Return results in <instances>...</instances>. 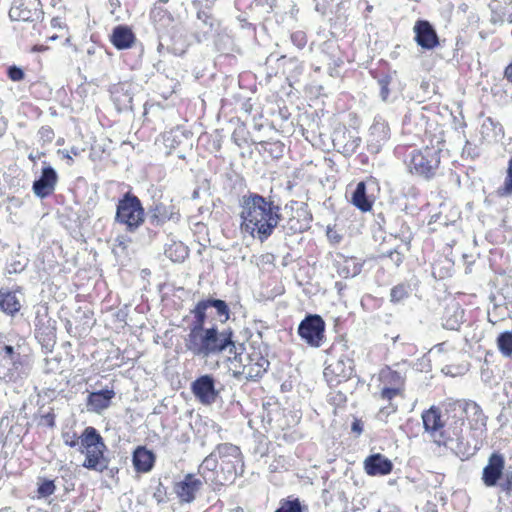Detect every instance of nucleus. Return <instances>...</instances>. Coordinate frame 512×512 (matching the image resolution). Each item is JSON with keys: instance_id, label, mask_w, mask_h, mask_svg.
<instances>
[{"instance_id": "f257e3e1", "label": "nucleus", "mask_w": 512, "mask_h": 512, "mask_svg": "<svg viewBox=\"0 0 512 512\" xmlns=\"http://www.w3.org/2000/svg\"><path fill=\"white\" fill-rule=\"evenodd\" d=\"M214 308L221 323L230 318V308L226 301L213 297L201 299L190 311L193 321L189 325V333L184 338L186 351L194 357L209 358L221 355L228 351L233 357L232 362L242 363V355L245 351L244 343L234 339V332L231 328L219 330L216 325L206 327L207 310Z\"/></svg>"}, {"instance_id": "f03ea898", "label": "nucleus", "mask_w": 512, "mask_h": 512, "mask_svg": "<svg viewBox=\"0 0 512 512\" xmlns=\"http://www.w3.org/2000/svg\"><path fill=\"white\" fill-rule=\"evenodd\" d=\"M240 206L242 227L261 243L272 236L283 220L281 205L273 195L248 192L242 196Z\"/></svg>"}, {"instance_id": "7ed1b4c3", "label": "nucleus", "mask_w": 512, "mask_h": 512, "mask_svg": "<svg viewBox=\"0 0 512 512\" xmlns=\"http://www.w3.org/2000/svg\"><path fill=\"white\" fill-rule=\"evenodd\" d=\"M464 427V410L454 404L446 410L439 438L434 440L437 445H444L451 450L461 461L470 459L479 450L477 443L472 444L464 435Z\"/></svg>"}, {"instance_id": "20e7f679", "label": "nucleus", "mask_w": 512, "mask_h": 512, "mask_svg": "<svg viewBox=\"0 0 512 512\" xmlns=\"http://www.w3.org/2000/svg\"><path fill=\"white\" fill-rule=\"evenodd\" d=\"M32 358L24 343L0 344V380L17 383L32 370Z\"/></svg>"}, {"instance_id": "39448f33", "label": "nucleus", "mask_w": 512, "mask_h": 512, "mask_svg": "<svg viewBox=\"0 0 512 512\" xmlns=\"http://www.w3.org/2000/svg\"><path fill=\"white\" fill-rule=\"evenodd\" d=\"M80 440V452L85 454L82 466L97 472L108 469L110 460L104 454L107 446L98 430L92 426L86 427L80 435Z\"/></svg>"}, {"instance_id": "423d86ee", "label": "nucleus", "mask_w": 512, "mask_h": 512, "mask_svg": "<svg viewBox=\"0 0 512 512\" xmlns=\"http://www.w3.org/2000/svg\"><path fill=\"white\" fill-rule=\"evenodd\" d=\"M481 481L485 487H498L507 497L512 495V466L500 451H493L482 469Z\"/></svg>"}, {"instance_id": "0eeeda50", "label": "nucleus", "mask_w": 512, "mask_h": 512, "mask_svg": "<svg viewBox=\"0 0 512 512\" xmlns=\"http://www.w3.org/2000/svg\"><path fill=\"white\" fill-rule=\"evenodd\" d=\"M146 209L140 198L131 191L125 192L116 203L114 222L128 233H135L144 224Z\"/></svg>"}, {"instance_id": "6e6552de", "label": "nucleus", "mask_w": 512, "mask_h": 512, "mask_svg": "<svg viewBox=\"0 0 512 512\" xmlns=\"http://www.w3.org/2000/svg\"><path fill=\"white\" fill-rule=\"evenodd\" d=\"M219 466L218 476L223 483H233L244 472L243 456L240 448L231 443L218 445Z\"/></svg>"}, {"instance_id": "1a4fd4ad", "label": "nucleus", "mask_w": 512, "mask_h": 512, "mask_svg": "<svg viewBox=\"0 0 512 512\" xmlns=\"http://www.w3.org/2000/svg\"><path fill=\"white\" fill-rule=\"evenodd\" d=\"M440 154V149L428 146L418 151H413L409 164L411 173L425 180L434 178L439 169Z\"/></svg>"}, {"instance_id": "9d476101", "label": "nucleus", "mask_w": 512, "mask_h": 512, "mask_svg": "<svg viewBox=\"0 0 512 512\" xmlns=\"http://www.w3.org/2000/svg\"><path fill=\"white\" fill-rule=\"evenodd\" d=\"M190 390L200 404L211 406L221 400L224 385L212 374H203L191 382Z\"/></svg>"}, {"instance_id": "9b49d317", "label": "nucleus", "mask_w": 512, "mask_h": 512, "mask_svg": "<svg viewBox=\"0 0 512 512\" xmlns=\"http://www.w3.org/2000/svg\"><path fill=\"white\" fill-rule=\"evenodd\" d=\"M372 78L375 80L378 95L385 103H392L399 98L402 88L398 73L395 70H370Z\"/></svg>"}, {"instance_id": "f8f14e48", "label": "nucleus", "mask_w": 512, "mask_h": 512, "mask_svg": "<svg viewBox=\"0 0 512 512\" xmlns=\"http://www.w3.org/2000/svg\"><path fill=\"white\" fill-rule=\"evenodd\" d=\"M326 324L318 314H307L299 323L297 333L310 347L319 348L325 340Z\"/></svg>"}, {"instance_id": "ddd939ff", "label": "nucleus", "mask_w": 512, "mask_h": 512, "mask_svg": "<svg viewBox=\"0 0 512 512\" xmlns=\"http://www.w3.org/2000/svg\"><path fill=\"white\" fill-rule=\"evenodd\" d=\"M34 326L35 338L43 351L46 354L51 353L56 344V321L49 316L47 308L36 312Z\"/></svg>"}, {"instance_id": "4468645a", "label": "nucleus", "mask_w": 512, "mask_h": 512, "mask_svg": "<svg viewBox=\"0 0 512 512\" xmlns=\"http://www.w3.org/2000/svg\"><path fill=\"white\" fill-rule=\"evenodd\" d=\"M354 373V360L347 356H341L331 361L323 371L324 378L330 388L339 387L341 382L350 379L351 376H354Z\"/></svg>"}, {"instance_id": "2eb2a0df", "label": "nucleus", "mask_w": 512, "mask_h": 512, "mask_svg": "<svg viewBox=\"0 0 512 512\" xmlns=\"http://www.w3.org/2000/svg\"><path fill=\"white\" fill-rule=\"evenodd\" d=\"M146 218H148L150 225L161 227L168 221H178L180 213L171 202L166 203L154 199L146 209Z\"/></svg>"}, {"instance_id": "dca6fc26", "label": "nucleus", "mask_w": 512, "mask_h": 512, "mask_svg": "<svg viewBox=\"0 0 512 512\" xmlns=\"http://www.w3.org/2000/svg\"><path fill=\"white\" fill-rule=\"evenodd\" d=\"M414 41L423 50L431 51L440 45L435 27L425 19H418L413 26Z\"/></svg>"}, {"instance_id": "f3484780", "label": "nucleus", "mask_w": 512, "mask_h": 512, "mask_svg": "<svg viewBox=\"0 0 512 512\" xmlns=\"http://www.w3.org/2000/svg\"><path fill=\"white\" fill-rule=\"evenodd\" d=\"M58 182L56 170L47 162H43L40 176L33 181L32 191L40 199L52 195Z\"/></svg>"}, {"instance_id": "a211bd4d", "label": "nucleus", "mask_w": 512, "mask_h": 512, "mask_svg": "<svg viewBox=\"0 0 512 512\" xmlns=\"http://www.w3.org/2000/svg\"><path fill=\"white\" fill-rule=\"evenodd\" d=\"M40 2L13 0L9 17L12 21L34 22L40 19L43 12L38 8Z\"/></svg>"}, {"instance_id": "6ab92c4d", "label": "nucleus", "mask_w": 512, "mask_h": 512, "mask_svg": "<svg viewBox=\"0 0 512 512\" xmlns=\"http://www.w3.org/2000/svg\"><path fill=\"white\" fill-rule=\"evenodd\" d=\"M389 138L390 128L388 123L381 118H375L369 129L367 150L372 154L379 153Z\"/></svg>"}, {"instance_id": "aec40b11", "label": "nucleus", "mask_w": 512, "mask_h": 512, "mask_svg": "<svg viewBox=\"0 0 512 512\" xmlns=\"http://www.w3.org/2000/svg\"><path fill=\"white\" fill-rule=\"evenodd\" d=\"M202 486L203 482L201 479L197 478L194 474L188 473L181 481L175 483L174 492L181 504L192 503Z\"/></svg>"}, {"instance_id": "412c9836", "label": "nucleus", "mask_w": 512, "mask_h": 512, "mask_svg": "<svg viewBox=\"0 0 512 512\" xmlns=\"http://www.w3.org/2000/svg\"><path fill=\"white\" fill-rule=\"evenodd\" d=\"M194 26V38L198 43H201L210 39L217 32L219 22L211 13L199 9Z\"/></svg>"}, {"instance_id": "4be33fe9", "label": "nucleus", "mask_w": 512, "mask_h": 512, "mask_svg": "<svg viewBox=\"0 0 512 512\" xmlns=\"http://www.w3.org/2000/svg\"><path fill=\"white\" fill-rule=\"evenodd\" d=\"M247 358L249 363L247 365H243L242 372L234 371V377L238 378L239 375L245 374V377L248 380H257L261 378L270 366L269 360L263 356L260 351L250 353Z\"/></svg>"}, {"instance_id": "5701e85b", "label": "nucleus", "mask_w": 512, "mask_h": 512, "mask_svg": "<svg viewBox=\"0 0 512 512\" xmlns=\"http://www.w3.org/2000/svg\"><path fill=\"white\" fill-rule=\"evenodd\" d=\"M333 145L345 157L352 156L361 144V138L345 127L333 133Z\"/></svg>"}, {"instance_id": "b1692460", "label": "nucleus", "mask_w": 512, "mask_h": 512, "mask_svg": "<svg viewBox=\"0 0 512 512\" xmlns=\"http://www.w3.org/2000/svg\"><path fill=\"white\" fill-rule=\"evenodd\" d=\"M384 232L402 241H410L412 232L404 216L395 211L387 212V220L384 221Z\"/></svg>"}, {"instance_id": "393cba45", "label": "nucleus", "mask_w": 512, "mask_h": 512, "mask_svg": "<svg viewBox=\"0 0 512 512\" xmlns=\"http://www.w3.org/2000/svg\"><path fill=\"white\" fill-rule=\"evenodd\" d=\"M459 407L464 410L465 419L469 418L470 429L481 432L486 430L487 416L478 403L472 400L458 403Z\"/></svg>"}, {"instance_id": "a878e982", "label": "nucleus", "mask_w": 512, "mask_h": 512, "mask_svg": "<svg viewBox=\"0 0 512 512\" xmlns=\"http://www.w3.org/2000/svg\"><path fill=\"white\" fill-rule=\"evenodd\" d=\"M164 37H167V52L175 55L182 56L186 53L189 42L187 39V35L182 27L172 26L166 34H163Z\"/></svg>"}, {"instance_id": "bb28decb", "label": "nucleus", "mask_w": 512, "mask_h": 512, "mask_svg": "<svg viewBox=\"0 0 512 512\" xmlns=\"http://www.w3.org/2000/svg\"><path fill=\"white\" fill-rule=\"evenodd\" d=\"M392 461L381 453H374L364 460V470L369 476H385L393 470Z\"/></svg>"}, {"instance_id": "cd10ccee", "label": "nucleus", "mask_w": 512, "mask_h": 512, "mask_svg": "<svg viewBox=\"0 0 512 512\" xmlns=\"http://www.w3.org/2000/svg\"><path fill=\"white\" fill-rule=\"evenodd\" d=\"M156 455L146 446H137L132 453V464L137 473H148L155 466Z\"/></svg>"}, {"instance_id": "c85d7f7f", "label": "nucleus", "mask_w": 512, "mask_h": 512, "mask_svg": "<svg viewBox=\"0 0 512 512\" xmlns=\"http://www.w3.org/2000/svg\"><path fill=\"white\" fill-rule=\"evenodd\" d=\"M111 44L117 50L130 49L136 42V35L128 25H117L109 35Z\"/></svg>"}, {"instance_id": "c756f323", "label": "nucleus", "mask_w": 512, "mask_h": 512, "mask_svg": "<svg viewBox=\"0 0 512 512\" xmlns=\"http://www.w3.org/2000/svg\"><path fill=\"white\" fill-rule=\"evenodd\" d=\"M423 426L426 432H429L435 439L439 438V432L442 430L443 419L439 408L431 406L422 413Z\"/></svg>"}, {"instance_id": "7c9ffc66", "label": "nucleus", "mask_w": 512, "mask_h": 512, "mask_svg": "<svg viewBox=\"0 0 512 512\" xmlns=\"http://www.w3.org/2000/svg\"><path fill=\"white\" fill-rule=\"evenodd\" d=\"M114 396L115 392L107 388L91 392L87 398L88 409L99 413L109 407Z\"/></svg>"}, {"instance_id": "2f4dec72", "label": "nucleus", "mask_w": 512, "mask_h": 512, "mask_svg": "<svg viewBox=\"0 0 512 512\" xmlns=\"http://www.w3.org/2000/svg\"><path fill=\"white\" fill-rule=\"evenodd\" d=\"M351 203L362 212H368L372 209L374 200L367 192V183L360 181L357 183L350 198Z\"/></svg>"}, {"instance_id": "473e14b6", "label": "nucleus", "mask_w": 512, "mask_h": 512, "mask_svg": "<svg viewBox=\"0 0 512 512\" xmlns=\"http://www.w3.org/2000/svg\"><path fill=\"white\" fill-rule=\"evenodd\" d=\"M491 10V18L490 21L493 24H504L509 23L512 24V0L509 2L501 3L499 1H494L489 5Z\"/></svg>"}, {"instance_id": "72a5a7b5", "label": "nucleus", "mask_w": 512, "mask_h": 512, "mask_svg": "<svg viewBox=\"0 0 512 512\" xmlns=\"http://www.w3.org/2000/svg\"><path fill=\"white\" fill-rule=\"evenodd\" d=\"M465 311L458 304L448 307L443 316L442 326L444 329L458 331L463 324Z\"/></svg>"}, {"instance_id": "f704fd0d", "label": "nucleus", "mask_w": 512, "mask_h": 512, "mask_svg": "<svg viewBox=\"0 0 512 512\" xmlns=\"http://www.w3.org/2000/svg\"><path fill=\"white\" fill-rule=\"evenodd\" d=\"M308 217L305 219L306 222L301 221L298 217H290L285 223L278 226V232L282 233L283 236H291L297 233H302L309 228V222L312 220V215L307 213Z\"/></svg>"}, {"instance_id": "c9c22d12", "label": "nucleus", "mask_w": 512, "mask_h": 512, "mask_svg": "<svg viewBox=\"0 0 512 512\" xmlns=\"http://www.w3.org/2000/svg\"><path fill=\"white\" fill-rule=\"evenodd\" d=\"M164 254L172 262L181 263L188 257L189 249L182 242L172 241L170 244H165Z\"/></svg>"}, {"instance_id": "e433bc0d", "label": "nucleus", "mask_w": 512, "mask_h": 512, "mask_svg": "<svg viewBox=\"0 0 512 512\" xmlns=\"http://www.w3.org/2000/svg\"><path fill=\"white\" fill-rule=\"evenodd\" d=\"M20 308V302L14 292L0 290V310L13 316Z\"/></svg>"}, {"instance_id": "4c0bfd02", "label": "nucleus", "mask_w": 512, "mask_h": 512, "mask_svg": "<svg viewBox=\"0 0 512 512\" xmlns=\"http://www.w3.org/2000/svg\"><path fill=\"white\" fill-rule=\"evenodd\" d=\"M113 100L119 110L132 109L133 95L125 88L124 85H119L112 92Z\"/></svg>"}, {"instance_id": "58836bf2", "label": "nucleus", "mask_w": 512, "mask_h": 512, "mask_svg": "<svg viewBox=\"0 0 512 512\" xmlns=\"http://www.w3.org/2000/svg\"><path fill=\"white\" fill-rule=\"evenodd\" d=\"M274 512H308V506L298 497L288 496L279 501V506Z\"/></svg>"}, {"instance_id": "ea45409f", "label": "nucleus", "mask_w": 512, "mask_h": 512, "mask_svg": "<svg viewBox=\"0 0 512 512\" xmlns=\"http://www.w3.org/2000/svg\"><path fill=\"white\" fill-rule=\"evenodd\" d=\"M362 266L355 258H349L338 268V274L343 278H353L361 273Z\"/></svg>"}, {"instance_id": "a19ab883", "label": "nucleus", "mask_w": 512, "mask_h": 512, "mask_svg": "<svg viewBox=\"0 0 512 512\" xmlns=\"http://www.w3.org/2000/svg\"><path fill=\"white\" fill-rule=\"evenodd\" d=\"M496 195L500 198L512 197V157L509 159L506 170V177L501 186L496 190Z\"/></svg>"}, {"instance_id": "79ce46f5", "label": "nucleus", "mask_w": 512, "mask_h": 512, "mask_svg": "<svg viewBox=\"0 0 512 512\" xmlns=\"http://www.w3.org/2000/svg\"><path fill=\"white\" fill-rule=\"evenodd\" d=\"M411 286L408 283H399L390 290V301L394 304L400 303L409 297Z\"/></svg>"}, {"instance_id": "37998d69", "label": "nucleus", "mask_w": 512, "mask_h": 512, "mask_svg": "<svg viewBox=\"0 0 512 512\" xmlns=\"http://www.w3.org/2000/svg\"><path fill=\"white\" fill-rule=\"evenodd\" d=\"M497 346L499 351L505 357L512 356V331H505L497 337Z\"/></svg>"}, {"instance_id": "c03bdc74", "label": "nucleus", "mask_w": 512, "mask_h": 512, "mask_svg": "<svg viewBox=\"0 0 512 512\" xmlns=\"http://www.w3.org/2000/svg\"><path fill=\"white\" fill-rule=\"evenodd\" d=\"M481 133L484 138L492 137L496 139L502 134V126L492 118H487L481 126Z\"/></svg>"}, {"instance_id": "a18cd8bd", "label": "nucleus", "mask_w": 512, "mask_h": 512, "mask_svg": "<svg viewBox=\"0 0 512 512\" xmlns=\"http://www.w3.org/2000/svg\"><path fill=\"white\" fill-rule=\"evenodd\" d=\"M152 481L156 483L155 487L153 488V499L156 501L158 505L166 504L169 501L167 487L164 486L160 479H152Z\"/></svg>"}, {"instance_id": "49530a36", "label": "nucleus", "mask_w": 512, "mask_h": 512, "mask_svg": "<svg viewBox=\"0 0 512 512\" xmlns=\"http://www.w3.org/2000/svg\"><path fill=\"white\" fill-rule=\"evenodd\" d=\"M327 401L336 407H340L345 405L347 402V395L343 391V389H340L339 387H333L331 388V391L327 395Z\"/></svg>"}, {"instance_id": "de8ad7c7", "label": "nucleus", "mask_w": 512, "mask_h": 512, "mask_svg": "<svg viewBox=\"0 0 512 512\" xmlns=\"http://www.w3.org/2000/svg\"><path fill=\"white\" fill-rule=\"evenodd\" d=\"M56 490V485L54 480L50 479H40L37 487V493L39 498H47L51 496Z\"/></svg>"}, {"instance_id": "09e8293b", "label": "nucleus", "mask_w": 512, "mask_h": 512, "mask_svg": "<svg viewBox=\"0 0 512 512\" xmlns=\"http://www.w3.org/2000/svg\"><path fill=\"white\" fill-rule=\"evenodd\" d=\"M219 465L218 446L201 463L199 469L213 472Z\"/></svg>"}, {"instance_id": "8fccbe9b", "label": "nucleus", "mask_w": 512, "mask_h": 512, "mask_svg": "<svg viewBox=\"0 0 512 512\" xmlns=\"http://www.w3.org/2000/svg\"><path fill=\"white\" fill-rule=\"evenodd\" d=\"M184 136L181 131H171L164 135V144L169 149L168 153H171L172 149H176L182 142L181 138Z\"/></svg>"}, {"instance_id": "3c124183", "label": "nucleus", "mask_w": 512, "mask_h": 512, "mask_svg": "<svg viewBox=\"0 0 512 512\" xmlns=\"http://www.w3.org/2000/svg\"><path fill=\"white\" fill-rule=\"evenodd\" d=\"M62 439L65 445L71 448H77L80 451V436L76 434V432H62Z\"/></svg>"}, {"instance_id": "603ef678", "label": "nucleus", "mask_w": 512, "mask_h": 512, "mask_svg": "<svg viewBox=\"0 0 512 512\" xmlns=\"http://www.w3.org/2000/svg\"><path fill=\"white\" fill-rule=\"evenodd\" d=\"M359 383H360V378L356 376V373H354V376H351L350 379H348L347 381L341 382V385L339 386V388L343 389V391L346 393V395H348V394H352L356 390Z\"/></svg>"}, {"instance_id": "864d4df0", "label": "nucleus", "mask_w": 512, "mask_h": 512, "mask_svg": "<svg viewBox=\"0 0 512 512\" xmlns=\"http://www.w3.org/2000/svg\"><path fill=\"white\" fill-rule=\"evenodd\" d=\"M7 76L11 81L19 82L24 79L25 73L21 67L11 65L7 68Z\"/></svg>"}, {"instance_id": "5fc2aeb1", "label": "nucleus", "mask_w": 512, "mask_h": 512, "mask_svg": "<svg viewBox=\"0 0 512 512\" xmlns=\"http://www.w3.org/2000/svg\"><path fill=\"white\" fill-rule=\"evenodd\" d=\"M291 41L298 49H303L307 44V36L304 31L298 30L291 34Z\"/></svg>"}, {"instance_id": "6e6d98bb", "label": "nucleus", "mask_w": 512, "mask_h": 512, "mask_svg": "<svg viewBox=\"0 0 512 512\" xmlns=\"http://www.w3.org/2000/svg\"><path fill=\"white\" fill-rule=\"evenodd\" d=\"M38 135L42 145L51 143L55 136L54 131L50 126H42L38 131Z\"/></svg>"}, {"instance_id": "4d7b16f0", "label": "nucleus", "mask_w": 512, "mask_h": 512, "mask_svg": "<svg viewBox=\"0 0 512 512\" xmlns=\"http://www.w3.org/2000/svg\"><path fill=\"white\" fill-rule=\"evenodd\" d=\"M73 319L75 320V322H78L80 320H86L83 324L89 327V320L92 319V312L89 310H82L81 308H78L75 311V314L73 315Z\"/></svg>"}, {"instance_id": "13d9d810", "label": "nucleus", "mask_w": 512, "mask_h": 512, "mask_svg": "<svg viewBox=\"0 0 512 512\" xmlns=\"http://www.w3.org/2000/svg\"><path fill=\"white\" fill-rule=\"evenodd\" d=\"M343 64V60L341 58H331V62L329 63V74L332 77H338L339 71L338 68Z\"/></svg>"}, {"instance_id": "bf43d9fd", "label": "nucleus", "mask_w": 512, "mask_h": 512, "mask_svg": "<svg viewBox=\"0 0 512 512\" xmlns=\"http://www.w3.org/2000/svg\"><path fill=\"white\" fill-rule=\"evenodd\" d=\"M27 265V259H24V261L18 260L13 261L8 266V272L9 273H20L22 272Z\"/></svg>"}, {"instance_id": "052dcab7", "label": "nucleus", "mask_w": 512, "mask_h": 512, "mask_svg": "<svg viewBox=\"0 0 512 512\" xmlns=\"http://www.w3.org/2000/svg\"><path fill=\"white\" fill-rule=\"evenodd\" d=\"M398 392L399 390L397 388L385 387L381 391V398L384 400H391L398 394Z\"/></svg>"}, {"instance_id": "680f3d73", "label": "nucleus", "mask_w": 512, "mask_h": 512, "mask_svg": "<svg viewBox=\"0 0 512 512\" xmlns=\"http://www.w3.org/2000/svg\"><path fill=\"white\" fill-rule=\"evenodd\" d=\"M388 257L396 266H399L403 262V255L399 253L397 250L389 251Z\"/></svg>"}, {"instance_id": "e2e57ef3", "label": "nucleus", "mask_w": 512, "mask_h": 512, "mask_svg": "<svg viewBox=\"0 0 512 512\" xmlns=\"http://www.w3.org/2000/svg\"><path fill=\"white\" fill-rule=\"evenodd\" d=\"M65 329L71 336H76L79 333V325L73 326V322L70 319L65 320Z\"/></svg>"}, {"instance_id": "0e129e2a", "label": "nucleus", "mask_w": 512, "mask_h": 512, "mask_svg": "<svg viewBox=\"0 0 512 512\" xmlns=\"http://www.w3.org/2000/svg\"><path fill=\"white\" fill-rule=\"evenodd\" d=\"M42 421L48 427L53 428L55 426V415L53 413H47L42 416Z\"/></svg>"}, {"instance_id": "69168bd1", "label": "nucleus", "mask_w": 512, "mask_h": 512, "mask_svg": "<svg viewBox=\"0 0 512 512\" xmlns=\"http://www.w3.org/2000/svg\"><path fill=\"white\" fill-rule=\"evenodd\" d=\"M351 430L352 432L356 433V434H361L362 431H363V423L360 419H354V421L352 422V425H351Z\"/></svg>"}, {"instance_id": "338daca9", "label": "nucleus", "mask_w": 512, "mask_h": 512, "mask_svg": "<svg viewBox=\"0 0 512 512\" xmlns=\"http://www.w3.org/2000/svg\"><path fill=\"white\" fill-rule=\"evenodd\" d=\"M255 454H259L261 457H264L268 453L267 444H263L262 442L255 448Z\"/></svg>"}, {"instance_id": "774afa93", "label": "nucleus", "mask_w": 512, "mask_h": 512, "mask_svg": "<svg viewBox=\"0 0 512 512\" xmlns=\"http://www.w3.org/2000/svg\"><path fill=\"white\" fill-rule=\"evenodd\" d=\"M504 77L512 83V61L506 66L504 70Z\"/></svg>"}]
</instances>
